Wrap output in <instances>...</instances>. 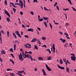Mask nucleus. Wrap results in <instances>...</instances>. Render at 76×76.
Returning <instances> with one entry per match:
<instances>
[{
	"instance_id": "1a4fd4ad",
	"label": "nucleus",
	"mask_w": 76,
	"mask_h": 76,
	"mask_svg": "<svg viewBox=\"0 0 76 76\" xmlns=\"http://www.w3.org/2000/svg\"><path fill=\"white\" fill-rule=\"evenodd\" d=\"M1 54L2 55H3V54H6V52L4 51L3 50H2V51H1Z\"/></svg>"
},
{
	"instance_id": "bf43d9fd",
	"label": "nucleus",
	"mask_w": 76,
	"mask_h": 76,
	"mask_svg": "<svg viewBox=\"0 0 76 76\" xmlns=\"http://www.w3.org/2000/svg\"><path fill=\"white\" fill-rule=\"evenodd\" d=\"M56 7L57 9V10H59V7H58V6H56Z\"/></svg>"
},
{
	"instance_id": "864d4df0",
	"label": "nucleus",
	"mask_w": 76,
	"mask_h": 76,
	"mask_svg": "<svg viewBox=\"0 0 76 76\" xmlns=\"http://www.w3.org/2000/svg\"><path fill=\"white\" fill-rule=\"evenodd\" d=\"M20 13L21 15H22L23 14V12L22 11L20 12Z\"/></svg>"
},
{
	"instance_id": "f704fd0d",
	"label": "nucleus",
	"mask_w": 76,
	"mask_h": 76,
	"mask_svg": "<svg viewBox=\"0 0 76 76\" xmlns=\"http://www.w3.org/2000/svg\"><path fill=\"white\" fill-rule=\"evenodd\" d=\"M23 1H24V7H25V0H23Z\"/></svg>"
},
{
	"instance_id": "4c0bfd02",
	"label": "nucleus",
	"mask_w": 76,
	"mask_h": 76,
	"mask_svg": "<svg viewBox=\"0 0 76 76\" xmlns=\"http://www.w3.org/2000/svg\"><path fill=\"white\" fill-rule=\"evenodd\" d=\"M49 25H50L51 29H52V28H53V26H52V25H51V23H49Z\"/></svg>"
},
{
	"instance_id": "5701e85b",
	"label": "nucleus",
	"mask_w": 76,
	"mask_h": 76,
	"mask_svg": "<svg viewBox=\"0 0 76 76\" xmlns=\"http://www.w3.org/2000/svg\"><path fill=\"white\" fill-rule=\"evenodd\" d=\"M12 9L14 12V13H16V9L15 8H12Z\"/></svg>"
},
{
	"instance_id": "5fc2aeb1",
	"label": "nucleus",
	"mask_w": 76,
	"mask_h": 76,
	"mask_svg": "<svg viewBox=\"0 0 76 76\" xmlns=\"http://www.w3.org/2000/svg\"><path fill=\"white\" fill-rule=\"evenodd\" d=\"M37 29L39 30L40 31H41V28L39 27H37Z\"/></svg>"
},
{
	"instance_id": "f03ea898",
	"label": "nucleus",
	"mask_w": 76,
	"mask_h": 76,
	"mask_svg": "<svg viewBox=\"0 0 76 76\" xmlns=\"http://www.w3.org/2000/svg\"><path fill=\"white\" fill-rule=\"evenodd\" d=\"M19 2L21 4V5H20V7L21 9H22V8H23V2H22V1L21 0H20L19 1Z\"/></svg>"
},
{
	"instance_id": "13d9d810",
	"label": "nucleus",
	"mask_w": 76,
	"mask_h": 76,
	"mask_svg": "<svg viewBox=\"0 0 76 76\" xmlns=\"http://www.w3.org/2000/svg\"><path fill=\"white\" fill-rule=\"evenodd\" d=\"M0 61L1 62H3V60L0 58Z\"/></svg>"
},
{
	"instance_id": "72a5a7b5",
	"label": "nucleus",
	"mask_w": 76,
	"mask_h": 76,
	"mask_svg": "<svg viewBox=\"0 0 76 76\" xmlns=\"http://www.w3.org/2000/svg\"><path fill=\"white\" fill-rule=\"evenodd\" d=\"M24 46H25V47H26V48H29V46L27 45V44H25Z\"/></svg>"
},
{
	"instance_id": "680f3d73",
	"label": "nucleus",
	"mask_w": 76,
	"mask_h": 76,
	"mask_svg": "<svg viewBox=\"0 0 76 76\" xmlns=\"http://www.w3.org/2000/svg\"><path fill=\"white\" fill-rule=\"evenodd\" d=\"M66 38H67V39H70V38L69 37L66 36Z\"/></svg>"
},
{
	"instance_id": "774afa93",
	"label": "nucleus",
	"mask_w": 76,
	"mask_h": 76,
	"mask_svg": "<svg viewBox=\"0 0 76 76\" xmlns=\"http://www.w3.org/2000/svg\"><path fill=\"white\" fill-rule=\"evenodd\" d=\"M31 41L32 42H35V40H34V39H33Z\"/></svg>"
},
{
	"instance_id": "de8ad7c7",
	"label": "nucleus",
	"mask_w": 76,
	"mask_h": 76,
	"mask_svg": "<svg viewBox=\"0 0 76 76\" xmlns=\"http://www.w3.org/2000/svg\"><path fill=\"white\" fill-rule=\"evenodd\" d=\"M31 15H34V12L32 11L31 12Z\"/></svg>"
},
{
	"instance_id": "9d476101",
	"label": "nucleus",
	"mask_w": 76,
	"mask_h": 76,
	"mask_svg": "<svg viewBox=\"0 0 76 76\" xmlns=\"http://www.w3.org/2000/svg\"><path fill=\"white\" fill-rule=\"evenodd\" d=\"M42 71L43 72V73L44 75H46V74H45L46 72H45V70H44V69H42Z\"/></svg>"
},
{
	"instance_id": "2f4dec72",
	"label": "nucleus",
	"mask_w": 76,
	"mask_h": 76,
	"mask_svg": "<svg viewBox=\"0 0 76 76\" xmlns=\"http://www.w3.org/2000/svg\"><path fill=\"white\" fill-rule=\"evenodd\" d=\"M10 4H12V6H13V7L15 5V4H14V3H12V2H10Z\"/></svg>"
},
{
	"instance_id": "9b49d317",
	"label": "nucleus",
	"mask_w": 76,
	"mask_h": 76,
	"mask_svg": "<svg viewBox=\"0 0 76 76\" xmlns=\"http://www.w3.org/2000/svg\"><path fill=\"white\" fill-rule=\"evenodd\" d=\"M10 61L12 62V64H15V62L12 59H10Z\"/></svg>"
},
{
	"instance_id": "0eeeda50",
	"label": "nucleus",
	"mask_w": 76,
	"mask_h": 76,
	"mask_svg": "<svg viewBox=\"0 0 76 76\" xmlns=\"http://www.w3.org/2000/svg\"><path fill=\"white\" fill-rule=\"evenodd\" d=\"M45 66L48 71H51V69L50 67H48L47 64Z\"/></svg>"
},
{
	"instance_id": "6e6552de",
	"label": "nucleus",
	"mask_w": 76,
	"mask_h": 76,
	"mask_svg": "<svg viewBox=\"0 0 76 76\" xmlns=\"http://www.w3.org/2000/svg\"><path fill=\"white\" fill-rule=\"evenodd\" d=\"M28 31V32H34V29L32 28H29Z\"/></svg>"
},
{
	"instance_id": "7ed1b4c3",
	"label": "nucleus",
	"mask_w": 76,
	"mask_h": 76,
	"mask_svg": "<svg viewBox=\"0 0 76 76\" xmlns=\"http://www.w3.org/2000/svg\"><path fill=\"white\" fill-rule=\"evenodd\" d=\"M18 57H19V59L20 60V61H23L24 58H23V57H22V55H20Z\"/></svg>"
},
{
	"instance_id": "e433bc0d",
	"label": "nucleus",
	"mask_w": 76,
	"mask_h": 76,
	"mask_svg": "<svg viewBox=\"0 0 76 76\" xmlns=\"http://www.w3.org/2000/svg\"><path fill=\"white\" fill-rule=\"evenodd\" d=\"M1 33H2V34H4V31H3V30H1Z\"/></svg>"
},
{
	"instance_id": "393cba45",
	"label": "nucleus",
	"mask_w": 76,
	"mask_h": 76,
	"mask_svg": "<svg viewBox=\"0 0 76 76\" xmlns=\"http://www.w3.org/2000/svg\"><path fill=\"white\" fill-rule=\"evenodd\" d=\"M47 58L48 59V60H50L51 59V57H48Z\"/></svg>"
},
{
	"instance_id": "a211bd4d",
	"label": "nucleus",
	"mask_w": 76,
	"mask_h": 76,
	"mask_svg": "<svg viewBox=\"0 0 76 76\" xmlns=\"http://www.w3.org/2000/svg\"><path fill=\"white\" fill-rule=\"evenodd\" d=\"M44 24H45V27L47 28V23L45 21V22L44 23Z\"/></svg>"
},
{
	"instance_id": "f257e3e1",
	"label": "nucleus",
	"mask_w": 76,
	"mask_h": 76,
	"mask_svg": "<svg viewBox=\"0 0 76 76\" xmlns=\"http://www.w3.org/2000/svg\"><path fill=\"white\" fill-rule=\"evenodd\" d=\"M4 12L6 14V15H7L9 16V18H10V14L9 12H8L7 11H6V10H5Z\"/></svg>"
},
{
	"instance_id": "4468645a",
	"label": "nucleus",
	"mask_w": 76,
	"mask_h": 76,
	"mask_svg": "<svg viewBox=\"0 0 76 76\" xmlns=\"http://www.w3.org/2000/svg\"><path fill=\"white\" fill-rule=\"evenodd\" d=\"M43 18L44 19V20H48V19H49V18L47 17L45 18L44 17H43Z\"/></svg>"
},
{
	"instance_id": "412c9836",
	"label": "nucleus",
	"mask_w": 76,
	"mask_h": 76,
	"mask_svg": "<svg viewBox=\"0 0 76 76\" xmlns=\"http://www.w3.org/2000/svg\"><path fill=\"white\" fill-rule=\"evenodd\" d=\"M15 74L14 73H11L10 74V76H14Z\"/></svg>"
},
{
	"instance_id": "338daca9",
	"label": "nucleus",
	"mask_w": 76,
	"mask_h": 76,
	"mask_svg": "<svg viewBox=\"0 0 76 76\" xmlns=\"http://www.w3.org/2000/svg\"><path fill=\"white\" fill-rule=\"evenodd\" d=\"M66 25L67 26H69V25L68 23H66Z\"/></svg>"
},
{
	"instance_id": "20e7f679",
	"label": "nucleus",
	"mask_w": 76,
	"mask_h": 76,
	"mask_svg": "<svg viewBox=\"0 0 76 76\" xmlns=\"http://www.w3.org/2000/svg\"><path fill=\"white\" fill-rule=\"evenodd\" d=\"M58 67L60 69H61L62 70H64V67L63 66H59V65L57 64Z\"/></svg>"
},
{
	"instance_id": "bb28decb",
	"label": "nucleus",
	"mask_w": 76,
	"mask_h": 76,
	"mask_svg": "<svg viewBox=\"0 0 76 76\" xmlns=\"http://www.w3.org/2000/svg\"><path fill=\"white\" fill-rule=\"evenodd\" d=\"M43 18H42L41 19H40V18L38 20H39V21H40V22H42V21H43Z\"/></svg>"
},
{
	"instance_id": "c756f323",
	"label": "nucleus",
	"mask_w": 76,
	"mask_h": 76,
	"mask_svg": "<svg viewBox=\"0 0 76 76\" xmlns=\"http://www.w3.org/2000/svg\"><path fill=\"white\" fill-rule=\"evenodd\" d=\"M39 60H43V58L41 57H39Z\"/></svg>"
},
{
	"instance_id": "79ce46f5",
	"label": "nucleus",
	"mask_w": 76,
	"mask_h": 76,
	"mask_svg": "<svg viewBox=\"0 0 76 76\" xmlns=\"http://www.w3.org/2000/svg\"><path fill=\"white\" fill-rule=\"evenodd\" d=\"M22 56L23 57L24 56H25V53H24L23 52H22Z\"/></svg>"
},
{
	"instance_id": "c85d7f7f",
	"label": "nucleus",
	"mask_w": 76,
	"mask_h": 76,
	"mask_svg": "<svg viewBox=\"0 0 76 76\" xmlns=\"http://www.w3.org/2000/svg\"><path fill=\"white\" fill-rule=\"evenodd\" d=\"M4 4H5V5H7V0H5L4 1Z\"/></svg>"
},
{
	"instance_id": "e2e57ef3",
	"label": "nucleus",
	"mask_w": 76,
	"mask_h": 76,
	"mask_svg": "<svg viewBox=\"0 0 76 76\" xmlns=\"http://www.w3.org/2000/svg\"><path fill=\"white\" fill-rule=\"evenodd\" d=\"M0 38H1H1H2V37H1V33H0Z\"/></svg>"
},
{
	"instance_id": "69168bd1",
	"label": "nucleus",
	"mask_w": 76,
	"mask_h": 76,
	"mask_svg": "<svg viewBox=\"0 0 76 76\" xmlns=\"http://www.w3.org/2000/svg\"><path fill=\"white\" fill-rule=\"evenodd\" d=\"M72 45V44L71 43H70V44H69V46H70V47H71V48H72V46L71 45Z\"/></svg>"
},
{
	"instance_id": "052dcab7",
	"label": "nucleus",
	"mask_w": 76,
	"mask_h": 76,
	"mask_svg": "<svg viewBox=\"0 0 76 76\" xmlns=\"http://www.w3.org/2000/svg\"><path fill=\"white\" fill-rule=\"evenodd\" d=\"M22 27L23 28H25V25H23V24H22Z\"/></svg>"
},
{
	"instance_id": "0e129e2a",
	"label": "nucleus",
	"mask_w": 76,
	"mask_h": 76,
	"mask_svg": "<svg viewBox=\"0 0 76 76\" xmlns=\"http://www.w3.org/2000/svg\"><path fill=\"white\" fill-rule=\"evenodd\" d=\"M29 55L28 54L27 55V56H26V57L28 58H29Z\"/></svg>"
},
{
	"instance_id": "a19ab883",
	"label": "nucleus",
	"mask_w": 76,
	"mask_h": 76,
	"mask_svg": "<svg viewBox=\"0 0 76 76\" xmlns=\"http://www.w3.org/2000/svg\"><path fill=\"white\" fill-rule=\"evenodd\" d=\"M42 39H43L44 40H45L46 39V38L45 37H42Z\"/></svg>"
},
{
	"instance_id": "a18cd8bd",
	"label": "nucleus",
	"mask_w": 76,
	"mask_h": 76,
	"mask_svg": "<svg viewBox=\"0 0 76 76\" xmlns=\"http://www.w3.org/2000/svg\"><path fill=\"white\" fill-rule=\"evenodd\" d=\"M72 8L73 10H74V11H75V12H76V9L75 8H73V7H72Z\"/></svg>"
},
{
	"instance_id": "603ef678",
	"label": "nucleus",
	"mask_w": 76,
	"mask_h": 76,
	"mask_svg": "<svg viewBox=\"0 0 76 76\" xmlns=\"http://www.w3.org/2000/svg\"><path fill=\"white\" fill-rule=\"evenodd\" d=\"M42 47H45V48H46L47 47V46H46V45H44L42 46Z\"/></svg>"
},
{
	"instance_id": "aec40b11",
	"label": "nucleus",
	"mask_w": 76,
	"mask_h": 76,
	"mask_svg": "<svg viewBox=\"0 0 76 76\" xmlns=\"http://www.w3.org/2000/svg\"><path fill=\"white\" fill-rule=\"evenodd\" d=\"M27 45H28L29 47L28 46V48H31V44H29V43L27 44Z\"/></svg>"
},
{
	"instance_id": "4d7b16f0",
	"label": "nucleus",
	"mask_w": 76,
	"mask_h": 76,
	"mask_svg": "<svg viewBox=\"0 0 76 76\" xmlns=\"http://www.w3.org/2000/svg\"><path fill=\"white\" fill-rule=\"evenodd\" d=\"M44 9L45 11H46L48 9H46V7H44Z\"/></svg>"
},
{
	"instance_id": "2eb2a0df",
	"label": "nucleus",
	"mask_w": 76,
	"mask_h": 76,
	"mask_svg": "<svg viewBox=\"0 0 76 76\" xmlns=\"http://www.w3.org/2000/svg\"><path fill=\"white\" fill-rule=\"evenodd\" d=\"M34 46L35 48L36 49V50H38V47H37V45H34Z\"/></svg>"
},
{
	"instance_id": "f8f14e48",
	"label": "nucleus",
	"mask_w": 76,
	"mask_h": 76,
	"mask_svg": "<svg viewBox=\"0 0 76 76\" xmlns=\"http://www.w3.org/2000/svg\"><path fill=\"white\" fill-rule=\"evenodd\" d=\"M52 49L53 50H55V44H53L52 46Z\"/></svg>"
},
{
	"instance_id": "8fccbe9b",
	"label": "nucleus",
	"mask_w": 76,
	"mask_h": 76,
	"mask_svg": "<svg viewBox=\"0 0 76 76\" xmlns=\"http://www.w3.org/2000/svg\"><path fill=\"white\" fill-rule=\"evenodd\" d=\"M65 42H66V40H65V39H64L63 40L62 42L64 43Z\"/></svg>"
},
{
	"instance_id": "4be33fe9",
	"label": "nucleus",
	"mask_w": 76,
	"mask_h": 76,
	"mask_svg": "<svg viewBox=\"0 0 76 76\" xmlns=\"http://www.w3.org/2000/svg\"><path fill=\"white\" fill-rule=\"evenodd\" d=\"M37 42L38 44H40V45L41 44V42H40V41L39 40V39H37Z\"/></svg>"
},
{
	"instance_id": "49530a36",
	"label": "nucleus",
	"mask_w": 76,
	"mask_h": 76,
	"mask_svg": "<svg viewBox=\"0 0 76 76\" xmlns=\"http://www.w3.org/2000/svg\"><path fill=\"white\" fill-rule=\"evenodd\" d=\"M63 61L64 62H66V58L63 59Z\"/></svg>"
},
{
	"instance_id": "473e14b6",
	"label": "nucleus",
	"mask_w": 76,
	"mask_h": 76,
	"mask_svg": "<svg viewBox=\"0 0 76 76\" xmlns=\"http://www.w3.org/2000/svg\"><path fill=\"white\" fill-rule=\"evenodd\" d=\"M7 36L8 37H9V31H7Z\"/></svg>"
},
{
	"instance_id": "423d86ee",
	"label": "nucleus",
	"mask_w": 76,
	"mask_h": 76,
	"mask_svg": "<svg viewBox=\"0 0 76 76\" xmlns=\"http://www.w3.org/2000/svg\"><path fill=\"white\" fill-rule=\"evenodd\" d=\"M76 57L75 56H71V58L72 60L73 61H75L76 60Z\"/></svg>"
},
{
	"instance_id": "7c9ffc66",
	"label": "nucleus",
	"mask_w": 76,
	"mask_h": 76,
	"mask_svg": "<svg viewBox=\"0 0 76 76\" xmlns=\"http://www.w3.org/2000/svg\"><path fill=\"white\" fill-rule=\"evenodd\" d=\"M66 72H68L69 71V68L67 67H66Z\"/></svg>"
},
{
	"instance_id": "6ab92c4d",
	"label": "nucleus",
	"mask_w": 76,
	"mask_h": 76,
	"mask_svg": "<svg viewBox=\"0 0 76 76\" xmlns=\"http://www.w3.org/2000/svg\"><path fill=\"white\" fill-rule=\"evenodd\" d=\"M6 20H7L8 22H10V18H9V17L7 18L6 19Z\"/></svg>"
},
{
	"instance_id": "3c124183",
	"label": "nucleus",
	"mask_w": 76,
	"mask_h": 76,
	"mask_svg": "<svg viewBox=\"0 0 76 76\" xmlns=\"http://www.w3.org/2000/svg\"><path fill=\"white\" fill-rule=\"evenodd\" d=\"M68 45V43H66L64 45L65 47H67Z\"/></svg>"
},
{
	"instance_id": "ddd939ff",
	"label": "nucleus",
	"mask_w": 76,
	"mask_h": 76,
	"mask_svg": "<svg viewBox=\"0 0 76 76\" xmlns=\"http://www.w3.org/2000/svg\"><path fill=\"white\" fill-rule=\"evenodd\" d=\"M24 72V70H23L22 71H18V72L19 73H23V72Z\"/></svg>"
},
{
	"instance_id": "09e8293b",
	"label": "nucleus",
	"mask_w": 76,
	"mask_h": 76,
	"mask_svg": "<svg viewBox=\"0 0 76 76\" xmlns=\"http://www.w3.org/2000/svg\"><path fill=\"white\" fill-rule=\"evenodd\" d=\"M25 37H26V38H28V36L27 35H25L24 36Z\"/></svg>"
},
{
	"instance_id": "c03bdc74",
	"label": "nucleus",
	"mask_w": 76,
	"mask_h": 76,
	"mask_svg": "<svg viewBox=\"0 0 76 76\" xmlns=\"http://www.w3.org/2000/svg\"><path fill=\"white\" fill-rule=\"evenodd\" d=\"M64 34L66 36V37H67H67H69V34H67V33H64Z\"/></svg>"
},
{
	"instance_id": "f3484780",
	"label": "nucleus",
	"mask_w": 76,
	"mask_h": 76,
	"mask_svg": "<svg viewBox=\"0 0 76 76\" xmlns=\"http://www.w3.org/2000/svg\"><path fill=\"white\" fill-rule=\"evenodd\" d=\"M12 34L13 35V37H14L15 38H17V37H16V35H15V33H13Z\"/></svg>"
},
{
	"instance_id": "ea45409f",
	"label": "nucleus",
	"mask_w": 76,
	"mask_h": 76,
	"mask_svg": "<svg viewBox=\"0 0 76 76\" xmlns=\"http://www.w3.org/2000/svg\"><path fill=\"white\" fill-rule=\"evenodd\" d=\"M56 5H57V2H56L55 4H54V7H55V6H56Z\"/></svg>"
},
{
	"instance_id": "6e6d98bb",
	"label": "nucleus",
	"mask_w": 76,
	"mask_h": 76,
	"mask_svg": "<svg viewBox=\"0 0 76 76\" xmlns=\"http://www.w3.org/2000/svg\"><path fill=\"white\" fill-rule=\"evenodd\" d=\"M64 15H65V18H66V19H67V15L66 14H64Z\"/></svg>"
},
{
	"instance_id": "39448f33",
	"label": "nucleus",
	"mask_w": 76,
	"mask_h": 76,
	"mask_svg": "<svg viewBox=\"0 0 76 76\" xmlns=\"http://www.w3.org/2000/svg\"><path fill=\"white\" fill-rule=\"evenodd\" d=\"M16 32L17 34V35H18L19 37H20V38H22L21 35H20V34H19V31H16Z\"/></svg>"
},
{
	"instance_id": "a878e982",
	"label": "nucleus",
	"mask_w": 76,
	"mask_h": 76,
	"mask_svg": "<svg viewBox=\"0 0 76 76\" xmlns=\"http://www.w3.org/2000/svg\"><path fill=\"white\" fill-rule=\"evenodd\" d=\"M9 51L11 52H13V48H12L10 49Z\"/></svg>"
},
{
	"instance_id": "58836bf2",
	"label": "nucleus",
	"mask_w": 76,
	"mask_h": 76,
	"mask_svg": "<svg viewBox=\"0 0 76 76\" xmlns=\"http://www.w3.org/2000/svg\"><path fill=\"white\" fill-rule=\"evenodd\" d=\"M70 55H71V56H72V57L75 56V54H74V53H71Z\"/></svg>"
},
{
	"instance_id": "37998d69",
	"label": "nucleus",
	"mask_w": 76,
	"mask_h": 76,
	"mask_svg": "<svg viewBox=\"0 0 76 76\" xmlns=\"http://www.w3.org/2000/svg\"><path fill=\"white\" fill-rule=\"evenodd\" d=\"M10 70H13L12 69H8L7 70V71H10Z\"/></svg>"
},
{
	"instance_id": "cd10ccee",
	"label": "nucleus",
	"mask_w": 76,
	"mask_h": 76,
	"mask_svg": "<svg viewBox=\"0 0 76 76\" xmlns=\"http://www.w3.org/2000/svg\"><path fill=\"white\" fill-rule=\"evenodd\" d=\"M68 1L69 2V4L72 5V1H71L70 0H68Z\"/></svg>"
},
{
	"instance_id": "c9c22d12",
	"label": "nucleus",
	"mask_w": 76,
	"mask_h": 76,
	"mask_svg": "<svg viewBox=\"0 0 76 76\" xmlns=\"http://www.w3.org/2000/svg\"><path fill=\"white\" fill-rule=\"evenodd\" d=\"M29 58H31V60L32 61H33V58H32V56H29Z\"/></svg>"
},
{
	"instance_id": "dca6fc26",
	"label": "nucleus",
	"mask_w": 76,
	"mask_h": 76,
	"mask_svg": "<svg viewBox=\"0 0 76 76\" xmlns=\"http://www.w3.org/2000/svg\"><path fill=\"white\" fill-rule=\"evenodd\" d=\"M47 51H48L50 54H51V52L50 50V49H47Z\"/></svg>"
},
{
	"instance_id": "b1692460",
	"label": "nucleus",
	"mask_w": 76,
	"mask_h": 76,
	"mask_svg": "<svg viewBox=\"0 0 76 76\" xmlns=\"http://www.w3.org/2000/svg\"><path fill=\"white\" fill-rule=\"evenodd\" d=\"M60 64H63V61H62V60L61 59H60Z\"/></svg>"
}]
</instances>
